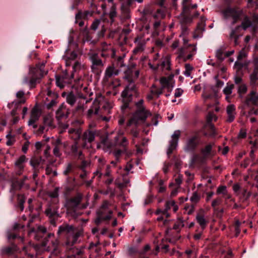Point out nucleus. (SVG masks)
I'll use <instances>...</instances> for the list:
<instances>
[{"instance_id": "nucleus-1", "label": "nucleus", "mask_w": 258, "mask_h": 258, "mask_svg": "<svg viewBox=\"0 0 258 258\" xmlns=\"http://www.w3.org/2000/svg\"><path fill=\"white\" fill-rule=\"evenodd\" d=\"M64 234L66 241V245L67 248H71L77 242L79 237L82 234L80 231H77L73 225L63 224L58 227L57 234Z\"/></svg>"}, {"instance_id": "nucleus-2", "label": "nucleus", "mask_w": 258, "mask_h": 258, "mask_svg": "<svg viewBox=\"0 0 258 258\" xmlns=\"http://www.w3.org/2000/svg\"><path fill=\"white\" fill-rule=\"evenodd\" d=\"M144 102L143 99H140L136 102L135 106L137 109L128 120L127 123V126H130L132 124H135L137 126L140 121H145L147 117L151 115L150 111L146 109Z\"/></svg>"}, {"instance_id": "nucleus-3", "label": "nucleus", "mask_w": 258, "mask_h": 258, "mask_svg": "<svg viewBox=\"0 0 258 258\" xmlns=\"http://www.w3.org/2000/svg\"><path fill=\"white\" fill-rule=\"evenodd\" d=\"M45 63H38L35 67L30 68L29 74L30 76V80L27 77L24 79V82L28 83L30 88H34L36 84L39 83L40 80L47 74L44 69Z\"/></svg>"}, {"instance_id": "nucleus-4", "label": "nucleus", "mask_w": 258, "mask_h": 258, "mask_svg": "<svg viewBox=\"0 0 258 258\" xmlns=\"http://www.w3.org/2000/svg\"><path fill=\"white\" fill-rule=\"evenodd\" d=\"M201 136L198 133L189 136L185 142L183 148L184 151L194 153L201 144Z\"/></svg>"}, {"instance_id": "nucleus-5", "label": "nucleus", "mask_w": 258, "mask_h": 258, "mask_svg": "<svg viewBox=\"0 0 258 258\" xmlns=\"http://www.w3.org/2000/svg\"><path fill=\"white\" fill-rule=\"evenodd\" d=\"M109 203L105 201L97 212V217L95 220L96 224L99 225L102 221L109 220L111 218L112 211L109 209Z\"/></svg>"}, {"instance_id": "nucleus-6", "label": "nucleus", "mask_w": 258, "mask_h": 258, "mask_svg": "<svg viewBox=\"0 0 258 258\" xmlns=\"http://www.w3.org/2000/svg\"><path fill=\"white\" fill-rule=\"evenodd\" d=\"M197 52L196 44H188L179 48L177 52L178 57L182 58L184 61L192 59Z\"/></svg>"}, {"instance_id": "nucleus-7", "label": "nucleus", "mask_w": 258, "mask_h": 258, "mask_svg": "<svg viewBox=\"0 0 258 258\" xmlns=\"http://www.w3.org/2000/svg\"><path fill=\"white\" fill-rule=\"evenodd\" d=\"M224 18L226 19L231 18L232 19V24H236L240 19L242 14V10L237 7H228L222 12Z\"/></svg>"}, {"instance_id": "nucleus-8", "label": "nucleus", "mask_w": 258, "mask_h": 258, "mask_svg": "<svg viewBox=\"0 0 258 258\" xmlns=\"http://www.w3.org/2000/svg\"><path fill=\"white\" fill-rule=\"evenodd\" d=\"M90 59L91 62L92 72L97 75H100L104 69L105 61H102L97 53L92 54Z\"/></svg>"}, {"instance_id": "nucleus-9", "label": "nucleus", "mask_w": 258, "mask_h": 258, "mask_svg": "<svg viewBox=\"0 0 258 258\" xmlns=\"http://www.w3.org/2000/svg\"><path fill=\"white\" fill-rule=\"evenodd\" d=\"M82 199L83 195L81 193H77L75 197L68 199L65 205L67 210L70 213L76 212Z\"/></svg>"}, {"instance_id": "nucleus-10", "label": "nucleus", "mask_w": 258, "mask_h": 258, "mask_svg": "<svg viewBox=\"0 0 258 258\" xmlns=\"http://www.w3.org/2000/svg\"><path fill=\"white\" fill-rule=\"evenodd\" d=\"M96 136L97 133L95 130H86L81 136V139L84 142L83 147L87 148L91 147V144L94 141Z\"/></svg>"}, {"instance_id": "nucleus-11", "label": "nucleus", "mask_w": 258, "mask_h": 258, "mask_svg": "<svg viewBox=\"0 0 258 258\" xmlns=\"http://www.w3.org/2000/svg\"><path fill=\"white\" fill-rule=\"evenodd\" d=\"M57 210L56 206L49 205L45 211V214L49 217L50 223L54 226H55L56 221L59 217Z\"/></svg>"}, {"instance_id": "nucleus-12", "label": "nucleus", "mask_w": 258, "mask_h": 258, "mask_svg": "<svg viewBox=\"0 0 258 258\" xmlns=\"http://www.w3.org/2000/svg\"><path fill=\"white\" fill-rule=\"evenodd\" d=\"M181 135V132L179 130L174 131L171 136V140L169 141V146L167 149V154L170 156L173 151L176 149L179 141V139Z\"/></svg>"}, {"instance_id": "nucleus-13", "label": "nucleus", "mask_w": 258, "mask_h": 258, "mask_svg": "<svg viewBox=\"0 0 258 258\" xmlns=\"http://www.w3.org/2000/svg\"><path fill=\"white\" fill-rule=\"evenodd\" d=\"M69 114V109L67 108L64 103H62L56 111L55 118L58 123H60L61 121L66 119L68 117Z\"/></svg>"}, {"instance_id": "nucleus-14", "label": "nucleus", "mask_w": 258, "mask_h": 258, "mask_svg": "<svg viewBox=\"0 0 258 258\" xmlns=\"http://www.w3.org/2000/svg\"><path fill=\"white\" fill-rule=\"evenodd\" d=\"M115 54V50L110 44H107L105 43H102L101 52L100 54L101 57L104 58H106L109 57L114 58Z\"/></svg>"}, {"instance_id": "nucleus-15", "label": "nucleus", "mask_w": 258, "mask_h": 258, "mask_svg": "<svg viewBox=\"0 0 258 258\" xmlns=\"http://www.w3.org/2000/svg\"><path fill=\"white\" fill-rule=\"evenodd\" d=\"M258 103V95L256 92L252 90L246 97L244 105L245 107H250L253 106H257Z\"/></svg>"}, {"instance_id": "nucleus-16", "label": "nucleus", "mask_w": 258, "mask_h": 258, "mask_svg": "<svg viewBox=\"0 0 258 258\" xmlns=\"http://www.w3.org/2000/svg\"><path fill=\"white\" fill-rule=\"evenodd\" d=\"M70 150L68 153V155L78 158L80 159H82L84 158L82 151L81 150L78 142H74V143L70 147Z\"/></svg>"}, {"instance_id": "nucleus-17", "label": "nucleus", "mask_w": 258, "mask_h": 258, "mask_svg": "<svg viewBox=\"0 0 258 258\" xmlns=\"http://www.w3.org/2000/svg\"><path fill=\"white\" fill-rule=\"evenodd\" d=\"M74 78V73H72L70 77L69 78L67 72H66L62 76H56V84L57 86L60 88H63L66 83H69L70 80Z\"/></svg>"}, {"instance_id": "nucleus-18", "label": "nucleus", "mask_w": 258, "mask_h": 258, "mask_svg": "<svg viewBox=\"0 0 258 258\" xmlns=\"http://www.w3.org/2000/svg\"><path fill=\"white\" fill-rule=\"evenodd\" d=\"M127 82H128V85L121 93V97L123 98L132 97L133 95L132 92H136V85L134 83V81Z\"/></svg>"}, {"instance_id": "nucleus-19", "label": "nucleus", "mask_w": 258, "mask_h": 258, "mask_svg": "<svg viewBox=\"0 0 258 258\" xmlns=\"http://www.w3.org/2000/svg\"><path fill=\"white\" fill-rule=\"evenodd\" d=\"M182 11L181 15H191L190 11L191 9L197 8V4H191V0H183L182 3Z\"/></svg>"}, {"instance_id": "nucleus-20", "label": "nucleus", "mask_w": 258, "mask_h": 258, "mask_svg": "<svg viewBox=\"0 0 258 258\" xmlns=\"http://www.w3.org/2000/svg\"><path fill=\"white\" fill-rule=\"evenodd\" d=\"M120 70L118 69L115 68L111 64L108 66L105 71L104 79L108 80L113 77L118 75Z\"/></svg>"}, {"instance_id": "nucleus-21", "label": "nucleus", "mask_w": 258, "mask_h": 258, "mask_svg": "<svg viewBox=\"0 0 258 258\" xmlns=\"http://www.w3.org/2000/svg\"><path fill=\"white\" fill-rule=\"evenodd\" d=\"M11 187L10 191L13 195L15 194L16 190H20L24 185V180H19L16 177H14L11 180Z\"/></svg>"}, {"instance_id": "nucleus-22", "label": "nucleus", "mask_w": 258, "mask_h": 258, "mask_svg": "<svg viewBox=\"0 0 258 258\" xmlns=\"http://www.w3.org/2000/svg\"><path fill=\"white\" fill-rule=\"evenodd\" d=\"M39 116L40 114L39 113L38 109L36 107L33 108L31 112L30 118L28 121V125H33V128H36L37 126L34 123L38 120Z\"/></svg>"}, {"instance_id": "nucleus-23", "label": "nucleus", "mask_w": 258, "mask_h": 258, "mask_svg": "<svg viewBox=\"0 0 258 258\" xmlns=\"http://www.w3.org/2000/svg\"><path fill=\"white\" fill-rule=\"evenodd\" d=\"M136 68V64H132L128 66L124 72L123 78L127 81H134V72Z\"/></svg>"}, {"instance_id": "nucleus-24", "label": "nucleus", "mask_w": 258, "mask_h": 258, "mask_svg": "<svg viewBox=\"0 0 258 258\" xmlns=\"http://www.w3.org/2000/svg\"><path fill=\"white\" fill-rule=\"evenodd\" d=\"M69 137L74 140L75 142H78L79 139H81V130L80 128H71L69 130Z\"/></svg>"}, {"instance_id": "nucleus-25", "label": "nucleus", "mask_w": 258, "mask_h": 258, "mask_svg": "<svg viewBox=\"0 0 258 258\" xmlns=\"http://www.w3.org/2000/svg\"><path fill=\"white\" fill-rule=\"evenodd\" d=\"M226 111L227 113V119L226 121L228 122H232L235 117V107L234 105H229L227 107Z\"/></svg>"}, {"instance_id": "nucleus-26", "label": "nucleus", "mask_w": 258, "mask_h": 258, "mask_svg": "<svg viewBox=\"0 0 258 258\" xmlns=\"http://www.w3.org/2000/svg\"><path fill=\"white\" fill-rule=\"evenodd\" d=\"M196 219L201 229L204 230L208 224V220L205 218V215L203 213H198L196 216Z\"/></svg>"}, {"instance_id": "nucleus-27", "label": "nucleus", "mask_w": 258, "mask_h": 258, "mask_svg": "<svg viewBox=\"0 0 258 258\" xmlns=\"http://www.w3.org/2000/svg\"><path fill=\"white\" fill-rule=\"evenodd\" d=\"M205 26L206 24L203 22L198 23L193 34V37L194 38H198L202 36L203 32L205 30Z\"/></svg>"}, {"instance_id": "nucleus-28", "label": "nucleus", "mask_w": 258, "mask_h": 258, "mask_svg": "<svg viewBox=\"0 0 258 258\" xmlns=\"http://www.w3.org/2000/svg\"><path fill=\"white\" fill-rule=\"evenodd\" d=\"M214 146V143H210L201 150V152L203 155V158L206 159L211 155L212 148Z\"/></svg>"}, {"instance_id": "nucleus-29", "label": "nucleus", "mask_w": 258, "mask_h": 258, "mask_svg": "<svg viewBox=\"0 0 258 258\" xmlns=\"http://www.w3.org/2000/svg\"><path fill=\"white\" fill-rule=\"evenodd\" d=\"M114 60L112 61L111 65L113 66L115 68L118 69L120 70V68L124 67L125 66V63H124V56H119L117 58H113Z\"/></svg>"}, {"instance_id": "nucleus-30", "label": "nucleus", "mask_w": 258, "mask_h": 258, "mask_svg": "<svg viewBox=\"0 0 258 258\" xmlns=\"http://www.w3.org/2000/svg\"><path fill=\"white\" fill-rule=\"evenodd\" d=\"M141 38L137 37L135 38L134 42L137 44V46L133 50V53L135 54L144 50V43L141 41Z\"/></svg>"}, {"instance_id": "nucleus-31", "label": "nucleus", "mask_w": 258, "mask_h": 258, "mask_svg": "<svg viewBox=\"0 0 258 258\" xmlns=\"http://www.w3.org/2000/svg\"><path fill=\"white\" fill-rule=\"evenodd\" d=\"M239 28L240 26H236L234 29L231 30L230 34V38L234 39V45L235 46L239 44V41H238V39L241 35L236 34V32Z\"/></svg>"}, {"instance_id": "nucleus-32", "label": "nucleus", "mask_w": 258, "mask_h": 258, "mask_svg": "<svg viewBox=\"0 0 258 258\" xmlns=\"http://www.w3.org/2000/svg\"><path fill=\"white\" fill-rule=\"evenodd\" d=\"M172 77L170 76L168 77H162L160 79V83L161 84V87L162 89L168 88L170 89V84L171 81Z\"/></svg>"}, {"instance_id": "nucleus-33", "label": "nucleus", "mask_w": 258, "mask_h": 258, "mask_svg": "<svg viewBox=\"0 0 258 258\" xmlns=\"http://www.w3.org/2000/svg\"><path fill=\"white\" fill-rule=\"evenodd\" d=\"M258 80V66L255 67L253 72L250 75V83L252 85L256 84Z\"/></svg>"}, {"instance_id": "nucleus-34", "label": "nucleus", "mask_w": 258, "mask_h": 258, "mask_svg": "<svg viewBox=\"0 0 258 258\" xmlns=\"http://www.w3.org/2000/svg\"><path fill=\"white\" fill-rule=\"evenodd\" d=\"M46 231L47 230L45 227L42 226H38L36 230L34 229V228L32 229L30 231V233L36 232L35 237L36 239L39 240V238L37 237L38 235L44 234L46 232Z\"/></svg>"}, {"instance_id": "nucleus-35", "label": "nucleus", "mask_w": 258, "mask_h": 258, "mask_svg": "<svg viewBox=\"0 0 258 258\" xmlns=\"http://www.w3.org/2000/svg\"><path fill=\"white\" fill-rule=\"evenodd\" d=\"M252 25V22L250 20V18L247 16H245L240 26V28L241 27L243 30H246L248 28L250 27Z\"/></svg>"}, {"instance_id": "nucleus-36", "label": "nucleus", "mask_w": 258, "mask_h": 258, "mask_svg": "<svg viewBox=\"0 0 258 258\" xmlns=\"http://www.w3.org/2000/svg\"><path fill=\"white\" fill-rule=\"evenodd\" d=\"M25 99H22L20 100L14 101L12 102L11 104H9L8 106L9 107L11 108V107L14 106V108H15L17 110L19 111L21 108L22 104L25 103Z\"/></svg>"}, {"instance_id": "nucleus-37", "label": "nucleus", "mask_w": 258, "mask_h": 258, "mask_svg": "<svg viewBox=\"0 0 258 258\" xmlns=\"http://www.w3.org/2000/svg\"><path fill=\"white\" fill-rule=\"evenodd\" d=\"M213 119H214L215 121L217 119L216 115L213 112H209L207 116V122L209 125L210 128L213 131L215 130L214 125L211 123Z\"/></svg>"}, {"instance_id": "nucleus-38", "label": "nucleus", "mask_w": 258, "mask_h": 258, "mask_svg": "<svg viewBox=\"0 0 258 258\" xmlns=\"http://www.w3.org/2000/svg\"><path fill=\"white\" fill-rule=\"evenodd\" d=\"M251 195L250 192L247 191V189H243L239 198L240 202L242 203H247Z\"/></svg>"}, {"instance_id": "nucleus-39", "label": "nucleus", "mask_w": 258, "mask_h": 258, "mask_svg": "<svg viewBox=\"0 0 258 258\" xmlns=\"http://www.w3.org/2000/svg\"><path fill=\"white\" fill-rule=\"evenodd\" d=\"M67 102L71 106H73L77 101V97L72 92L69 93L66 97Z\"/></svg>"}, {"instance_id": "nucleus-40", "label": "nucleus", "mask_w": 258, "mask_h": 258, "mask_svg": "<svg viewBox=\"0 0 258 258\" xmlns=\"http://www.w3.org/2000/svg\"><path fill=\"white\" fill-rule=\"evenodd\" d=\"M184 226L183 220L181 218H178L173 225V229L179 232Z\"/></svg>"}, {"instance_id": "nucleus-41", "label": "nucleus", "mask_w": 258, "mask_h": 258, "mask_svg": "<svg viewBox=\"0 0 258 258\" xmlns=\"http://www.w3.org/2000/svg\"><path fill=\"white\" fill-rule=\"evenodd\" d=\"M17 250V247L16 245H12L4 248L2 249L3 254H6L8 255L13 254Z\"/></svg>"}, {"instance_id": "nucleus-42", "label": "nucleus", "mask_w": 258, "mask_h": 258, "mask_svg": "<svg viewBox=\"0 0 258 258\" xmlns=\"http://www.w3.org/2000/svg\"><path fill=\"white\" fill-rule=\"evenodd\" d=\"M163 90L164 89H162V87L157 88L155 84H153L151 88L150 92L152 95H155L159 97L163 93Z\"/></svg>"}, {"instance_id": "nucleus-43", "label": "nucleus", "mask_w": 258, "mask_h": 258, "mask_svg": "<svg viewBox=\"0 0 258 258\" xmlns=\"http://www.w3.org/2000/svg\"><path fill=\"white\" fill-rule=\"evenodd\" d=\"M43 124L48 128H53L54 127L53 124V119L50 115H46L44 117Z\"/></svg>"}, {"instance_id": "nucleus-44", "label": "nucleus", "mask_w": 258, "mask_h": 258, "mask_svg": "<svg viewBox=\"0 0 258 258\" xmlns=\"http://www.w3.org/2000/svg\"><path fill=\"white\" fill-rule=\"evenodd\" d=\"M41 161V158L33 157L31 159L30 163L34 169H37Z\"/></svg>"}, {"instance_id": "nucleus-45", "label": "nucleus", "mask_w": 258, "mask_h": 258, "mask_svg": "<svg viewBox=\"0 0 258 258\" xmlns=\"http://www.w3.org/2000/svg\"><path fill=\"white\" fill-rule=\"evenodd\" d=\"M26 161L25 155H21L15 162V167H24V163Z\"/></svg>"}, {"instance_id": "nucleus-46", "label": "nucleus", "mask_w": 258, "mask_h": 258, "mask_svg": "<svg viewBox=\"0 0 258 258\" xmlns=\"http://www.w3.org/2000/svg\"><path fill=\"white\" fill-rule=\"evenodd\" d=\"M99 107L91 106V108L88 110L87 113V117L88 118H90L93 114H97L99 111Z\"/></svg>"}, {"instance_id": "nucleus-47", "label": "nucleus", "mask_w": 258, "mask_h": 258, "mask_svg": "<svg viewBox=\"0 0 258 258\" xmlns=\"http://www.w3.org/2000/svg\"><path fill=\"white\" fill-rule=\"evenodd\" d=\"M161 67L162 69H165L166 70H170V62L169 59L165 58H164L159 64V67Z\"/></svg>"}, {"instance_id": "nucleus-48", "label": "nucleus", "mask_w": 258, "mask_h": 258, "mask_svg": "<svg viewBox=\"0 0 258 258\" xmlns=\"http://www.w3.org/2000/svg\"><path fill=\"white\" fill-rule=\"evenodd\" d=\"M249 144L252 145V149L250 152V156L251 158H254V149L258 148V139H255L254 141H250Z\"/></svg>"}, {"instance_id": "nucleus-49", "label": "nucleus", "mask_w": 258, "mask_h": 258, "mask_svg": "<svg viewBox=\"0 0 258 258\" xmlns=\"http://www.w3.org/2000/svg\"><path fill=\"white\" fill-rule=\"evenodd\" d=\"M165 17V11L164 9H159L154 15V17L157 19H163Z\"/></svg>"}, {"instance_id": "nucleus-50", "label": "nucleus", "mask_w": 258, "mask_h": 258, "mask_svg": "<svg viewBox=\"0 0 258 258\" xmlns=\"http://www.w3.org/2000/svg\"><path fill=\"white\" fill-rule=\"evenodd\" d=\"M130 134L132 136L133 142L135 143V139L139 138L140 131L137 127H133L130 131Z\"/></svg>"}, {"instance_id": "nucleus-51", "label": "nucleus", "mask_w": 258, "mask_h": 258, "mask_svg": "<svg viewBox=\"0 0 258 258\" xmlns=\"http://www.w3.org/2000/svg\"><path fill=\"white\" fill-rule=\"evenodd\" d=\"M182 18L181 20V24H185L186 25L188 23H190L192 21V17L191 15H181Z\"/></svg>"}, {"instance_id": "nucleus-52", "label": "nucleus", "mask_w": 258, "mask_h": 258, "mask_svg": "<svg viewBox=\"0 0 258 258\" xmlns=\"http://www.w3.org/2000/svg\"><path fill=\"white\" fill-rule=\"evenodd\" d=\"M194 70V68L189 63L185 64V71L183 74L186 77H189L191 75V71Z\"/></svg>"}, {"instance_id": "nucleus-53", "label": "nucleus", "mask_w": 258, "mask_h": 258, "mask_svg": "<svg viewBox=\"0 0 258 258\" xmlns=\"http://www.w3.org/2000/svg\"><path fill=\"white\" fill-rule=\"evenodd\" d=\"M18 206L21 211L24 210V204L25 202V198L23 196L18 195Z\"/></svg>"}, {"instance_id": "nucleus-54", "label": "nucleus", "mask_w": 258, "mask_h": 258, "mask_svg": "<svg viewBox=\"0 0 258 258\" xmlns=\"http://www.w3.org/2000/svg\"><path fill=\"white\" fill-rule=\"evenodd\" d=\"M77 53L75 51H73L71 52L67 56V59H66V65L70 66V63L69 61L71 60H75L77 58Z\"/></svg>"}, {"instance_id": "nucleus-55", "label": "nucleus", "mask_w": 258, "mask_h": 258, "mask_svg": "<svg viewBox=\"0 0 258 258\" xmlns=\"http://www.w3.org/2000/svg\"><path fill=\"white\" fill-rule=\"evenodd\" d=\"M205 160V159L203 158V156L201 157L198 154H195L192 157L191 162L192 163H201Z\"/></svg>"}, {"instance_id": "nucleus-56", "label": "nucleus", "mask_w": 258, "mask_h": 258, "mask_svg": "<svg viewBox=\"0 0 258 258\" xmlns=\"http://www.w3.org/2000/svg\"><path fill=\"white\" fill-rule=\"evenodd\" d=\"M181 32L180 35V37L185 36L188 35L189 33V30L188 27L185 24H181Z\"/></svg>"}, {"instance_id": "nucleus-57", "label": "nucleus", "mask_w": 258, "mask_h": 258, "mask_svg": "<svg viewBox=\"0 0 258 258\" xmlns=\"http://www.w3.org/2000/svg\"><path fill=\"white\" fill-rule=\"evenodd\" d=\"M54 235L53 233H50L47 235V236L44 238L43 241L42 242V245L43 246L46 247L48 246L49 247V245H48L49 239L51 238H54Z\"/></svg>"}, {"instance_id": "nucleus-58", "label": "nucleus", "mask_w": 258, "mask_h": 258, "mask_svg": "<svg viewBox=\"0 0 258 258\" xmlns=\"http://www.w3.org/2000/svg\"><path fill=\"white\" fill-rule=\"evenodd\" d=\"M175 204V202L173 200H171L169 201H167L165 204V209H164V213H167V212L171 209L173 206Z\"/></svg>"}, {"instance_id": "nucleus-59", "label": "nucleus", "mask_w": 258, "mask_h": 258, "mask_svg": "<svg viewBox=\"0 0 258 258\" xmlns=\"http://www.w3.org/2000/svg\"><path fill=\"white\" fill-rule=\"evenodd\" d=\"M234 88V85L230 84L227 86L224 89L223 92L226 95H229L232 93V90Z\"/></svg>"}, {"instance_id": "nucleus-60", "label": "nucleus", "mask_w": 258, "mask_h": 258, "mask_svg": "<svg viewBox=\"0 0 258 258\" xmlns=\"http://www.w3.org/2000/svg\"><path fill=\"white\" fill-rule=\"evenodd\" d=\"M227 187L225 185L219 186L216 191V193L218 195L222 194L223 195L226 194L227 192Z\"/></svg>"}, {"instance_id": "nucleus-61", "label": "nucleus", "mask_w": 258, "mask_h": 258, "mask_svg": "<svg viewBox=\"0 0 258 258\" xmlns=\"http://www.w3.org/2000/svg\"><path fill=\"white\" fill-rule=\"evenodd\" d=\"M200 196L198 194V192H194L192 196L190 197V200L191 202L197 203L200 201Z\"/></svg>"}, {"instance_id": "nucleus-62", "label": "nucleus", "mask_w": 258, "mask_h": 258, "mask_svg": "<svg viewBox=\"0 0 258 258\" xmlns=\"http://www.w3.org/2000/svg\"><path fill=\"white\" fill-rule=\"evenodd\" d=\"M121 10L122 13L124 14V17L126 18H128L129 17L130 9L129 7L122 5L121 7Z\"/></svg>"}, {"instance_id": "nucleus-63", "label": "nucleus", "mask_w": 258, "mask_h": 258, "mask_svg": "<svg viewBox=\"0 0 258 258\" xmlns=\"http://www.w3.org/2000/svg\"><path fill=\"white\" fill-rule=\"evenodd\" d=\"M222 200L221 198L218 197L215 200H214L212 203L211 206L213 208H215V207L217 206L221 205L222 203Z\"/></svg>"}, {"instance_id": "nucleus-64", "label": "nucleus", "mask_w": 258, "mask_h": 258, "mask_svg": "<svg viewBox=\"0 0 258 258\" xmlns=\"http://www.w3.org/2000/svg\"><path fill=\"white\" fill-rule=\"evenodd\" d=\"M73 171V166L71 163L68 164L66 169L63 171V174L65 175H69V173H71Z\"/></svg>"}]
</instances>
